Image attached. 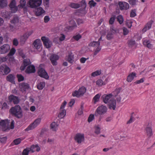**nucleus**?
Segmentation results:
<instances>
[{"instance_id":"2","label":"nucleus","mask_w":155,"mask_h":155,"mask_svg":"<svg viewBox=\"0 0 155 155\" xmlns=\"http://www.w3.org/2000/svg\"><path fill=\"white\" fill-rule=\"evenodd\" d=\"M107 108L106 107L101 105L98 107L95 112V116L96 117L99 116L98 120L100 121L101 117V115L105 114L107 111Z\"/></svg>"},{"instance_id":"64","label":"nucleus","mask_w":155,"mask_h":155,"mask_svg":"<svg viewBox=\"0 0 155 155\" xmlns=\"http://www.w3.org/2000/svg\"><path fill=\"white\" fill-rule=\"evenodd\" d=\"M128 45L130 46H132L135 44V41L131 40L130 41L128 42Z\"/></svg>"},{"instance_id":"21","label":"nucleus","mask_w":155,"mask_h":155,"mask_svg":"<svg viewBox=\"0 0 155 155\" xmlns=\"http://www.w3.org/2000/svg\"><path fill=\"white\" fill-rule=\"evenodd\" d=\"M151 123H149L146 129V132L149 137H150L153 134L152 130L151 127Z\"/></svg>"},{"instance_id":"9","label":"nucleus","mask_w":155,"mask_h":155,"mask_svg":"<svg viewBox=\"0 0 155 155\" xmlns=\"http://www.w3.org/2000/svg\"><path fill=\"white\" fill-rule=\"evenodd\" d=\"M59 56L56 54H52L50 57V60L53 66H56L58 64L57 61L59 59Z\"/></svg>"},{"instance_id":"10","label":"nucleus","mask_w":155,"mask_h":155,"mask_svg":"<svg viewBox=\"0 0 155 155\" xmlns=\"http://www.w3.org/2000/svg\"><path fill=\"white\" fill-rule=\"evenodd\" d=\"M38 75L41 77L46 79L49 78L48 75L45 70L42 68H40L38 70Z\"/></svg>"},{"instance_id":"24","label":"nucleus","mask_w":155,"mask_h":155,"mask_svg":"<svg viewBox=\"0 0 155 155\" xmlns=\"http://www.w3.org/2000/svg\"><path fill=\"white\" fill-rule=\"evenodd\" d=\"M136 74L135 72H132L130 73L127 77V81L128 82H131L134 78L136 77Z\"/></svg>"},{"instance_id":"47","label":"nucleus","mask_w":155,"mask_h":155,"mask_svg":"<svg viewBox=\"0 0 155 155\" xmlns=\"http://www.w3.org/2000/svg\"><path fill=\"white\" fill-rule=\"evenodd\" d=\"M100 97V95L97 94H96L93 98V100L94 101V103L95 104L99 100V99Z\"/></svg>"},{"instance_id":"50","label":"nucleus","mask_w":155,"mask_h":155,"mask_svg":"<svg viewBox=\"0 0 155 155\" xmlns=\"http://www.w3.org/2000/svg\"><path fill=\"white\" fill-rule=\"evenodd\" d=\"M96 84L99 86H101L103 85H105V84H104L102 80L98 79L96 81Z\"/></svg>"},{"instance_id":"56","label":"nucleus","mask_w":155,"mask_h":155,"mask_svg":"<svg viewBox=\"0 0 155 155\" xmlns=\"http://www.w3.org/2000/svg\"><path fill=\"white\" fill-rule=\"evenodd\" d=\"M121 89L118 88L116 89L115 91L113 92L114 94H115L114 96L116 97V96L120 93Z\"/></svg>"},{"instance_id":"11","label":"nucleus","mask_w":155,"mask_h":155,"mask_svg":"<svg viewBox=\"0 0 155 155\" xmlns=\"http://www.w3.org/2000/svg\"><path fill=\"white\" fill-rule=\"evenodd\" d=\"M118 5L121 11L127 10L129 9L130 7L129 4L125 2H118Z\"/></svg>"},{"instance_id":"46","label":"nucleus","mask_w":155,"mask_h":155,"mask_svg":"<svg viewBox=\"0 0 155 155\" xmlns=\"http://www.w3.org/2000/svg\"><path fill=\"white\" fill-rule=\"evenodd\" d=\"M82 38L81 35L79 34H78L76 35H75L73 37V38L76 41H78L79 39Z\"/></svg>"},{"instance_id":"8","label":"nucleus","mask_w":155,"mask_h":155,"mask_svg":"<svg viewBox=\"0 0 155 155\" xmlns=\"http://www.w3.org/2000/svg\"><path fill=\"white\" fill-rule=\"evenodd\" d=\"M8 103H11L13 102L14 104H18L20 101V99L18 97L15 96L13 94H11L8 97Z\"/></svg>"},{"instance_id":"44","label":"nucleus","mask_w":155,"mask_h":155,"mask_svg":"<svg viewBox=\"0 0 155 155\" xmlns=\"http://www.w3.org/2000/svg\"><path fill=\"white\" fill-rule=\"evenodd\" d=\"M80 7H81L84 9H85L86 7V3L85 0H82L80 3Z\"/></svg>"},{"instance_id":"22","label":"nucleus","mask_w":155,"mask_h":155,"mask_svg":"<svg viewBox=\"0 0 155 155\" xmlns=\"http://www.w3.org/2000/svg\"><path fill=\"white\" fill-rule=\"evenodd\" d=\"M41 41L39 39H36L34 41L33 45L34 47L37 49H39L41 46Z\"/></svg>"},{"instance_id":"3","label":"nucleus","mask_w":155,"mask_h":155,"mask_svg":"<svg viewBox=\"0 0 155 155\" xmlns=\"http://www.w3.org/2000/svg\"><path fill=\"white\" fill-rule=\"evenodd\" d=\"M10 121L8 120H2L0 121V126L2 127L3 131H7L10 130Z\"/></svg>"},{"instance_id":"12","label":"nucleus","mask_w":155,"mask_h":155,"mask_svg":"<svg viewBox=\"0 0 155 155\" xmlns=\"http://www.w3.org/2000/svg\"><path fill=\"white\" fill-rule=\"evenodd\" d=\"M116 100L115 99L112 98L109 101L108 103V106L109 109H112L114 110L116 109Z\"/></svg>"},{"instance_id":"39","label":"nucleus","mask_w":155,"mask_h":155,"mask_svg":"<svg viewBox=\"0 0 155 155\" xmlns=\"http://www.w3.org/2000/svg\"><path fill=\"white\" fill-rule=\"evenodd\" d=\"M30 151H31V148H26L23 150L22 153V155H28Z\"/></svg>"},{"instance_id":"61","label":"nucleus","mask_w":155,"mask_h":155,"mask_svg":"<svg viewBox=\"0 0 155 155\" xmlns=\"http://www.w3.org/2000/svg\"><path fill=\"white\" fill-rule=\"evenodd\" d=\"M134 112L131 113V115L130 120L127 122V124H130L132 123L134 120V118L132 114H134Z\"/></svg>"},{"instance_id":"60","label":"nucleus","mask_w":155,"mask_h":155,"mask_svg":"<svg viewBox=\"0 0 155 155\" xmlns=\"http://www.w3.org/2000/svg\"><path fill=\"white\" fill-rule=\"evenodd\" d=\"M118 31L117 29H114L113 26L111 27L110 28V30L109 32H111L113 34H114Z\"/></svg>"},{"instance_id":"1","label":"nucleus","mask_w":155,"mask_h":155,"mask_svg":"<svg viewBox=\"0 0 155 155\" xmlns=\"http://www.w3.org/2000/svg\"><path fill=\"white\" fill-rule=\"evenodd\" d=\"M9 111L12 116L18 119L21 118L23 117L22 110L20 106L18 105H16L14 107H11Z\"/></svg>"},{"instance_id":"14","label":"nucleus","mask_w":155,"mask_h":155,"mask_svg":"<svg viewBox=\"0 0 155 155\" xmlns=\"http://www.w3.org/2000/svg\"><path fill=\"white\" fill-rule=\"evenodd\" d=\"M19 87L21 91L22 92H25L26 90H28L30 86L29 84L28 83L23 82L19 84Z\"/></svg>"},{"instance_id":"53","label":"nucleus","mask_w":155,"mask_h":155,"mask_svg":"<svg viewBox=\"0 0 155 155\" xmlns=\"http://www.w3.org/2000/svg\"><path fill=\"white\" fill-rule=\"evenodd\" d=\"M136 9L132 10H131L130 15L131 17H134L136 15Z\"/></svg>"},{"instance_id":"37","label":"nucleus","mask_w":155,"mask_h":155,"mask_svg":"<svg viewBox=\"0 0 155 155\" xmlns=\"http://www.w3.org/2000/svg\"><path fill=\"white\" fill-rule=\"evenodd\" d=\"M69 6L72 8L77 9L80 7V5L78 3H71L69 5Z\"/></svg>"},{"instance_id":"19","label":"nucleus","mask_w":155,"mask_h":155,"mask_svg":"<svg viewBox=\"0 0 155 155\" xmlns=\"http://www.w3.org/2000/svg\"><path fill=\"white\" fill-rule=\"evenodd\" d=\"M35 71V67L33 65H31L28 66L25 70V72L27 74L34 73Z\"/></svg>"},{"instance_id":"34","label":"nucleus","mask_w":155,"mask_h":155,"mask_svg":"<svg viewBox=\"0 0 155 155\" xmlns=\"http://www.w3.org/2000/svg\"><path fill=\"white\" fill-rule=\"evenodd\" d=\"M143 44L145 46L149 48H150L152 46V45L150 44V41L148 40H144L143 42Z\"/></svg>"},{"instance_id":"25","label":"nucleus","mask_w":155,"mask_h":155,"mask_svg":"<svg viewBox=\"0 0 155 155\" xmlns=\"http://www.w3.org/2000/svg\"><path fill=\"white\" fill-rule=\"evenodd\" d=\"M45 85V83L44 81H39L37 85V88L39 90L42 89Z\"/></svg>"},{"instance_id":"54","label":"nucleus","mask_w":155,"mask_h":155,"mask_svg":"<svg viewBox=\"0 0 155 155\" xmlns=\"http://www.w3.org/2000/svg\"><path fill=\"white\" fill-rule=\"evenodd\" d=\"M95 115V114H90V115L89 116L88 118V121L90 123L94 119V116Z\"/></svg>"},{"instance_id":"18","label":"nucleus","mask_w":155,"mask_h":155,"mask_svg":"<svg viewBox=\"0 0 155 155\" xmlns=\"http://www.w3.org/2000/svg\"><path fill=\"white\" fill-rule=\"evenodd\" d=\"M84 134H77L74 138L75 140L78 143H81L82 141L84 140Z\"/></svg>"},{"instance_id":"62","label":"nucleus","mask_w":155,"mask_h":155,"mask_svg":"<svg viewBox=\"0 0 155 155\" xmlns=\"http://www.w3.org/2000/svg\"><path fill=\"white\" fill-rule=\"evenodd\" d=\"M11 8V12L13 13H15L18 10V7L16 6H14V7L10 8Z\"/></svg>"},{"instance_id":"59","label":"nucleus","mask_w":155,"mask_h":155,"mask_svg":"<svg viewBox=\"0 0 155 155\" xmlns=\"http://www.w3.org/2000/svg\"><path fill=\"white\" fill-rule=\"evenodd\" d=\"M16 2L15 0H12L9 6L10 8L14 7L15 6Z\"/></svg>"},{"instance_id":"17","label":"nucleus","mask_w":155,"mask_h":155,"mask_svg":"<svg viewBox=\"0 0 155 155\" xmlns=\"http://www.w3.org/2000/svg\"><path fill=\"white\" fill-rule=\"evenodd\" d=\"M31 62L30 61L29 59H25L23 61V65L20 67V69L21 71L24 70L26 67L28 65L31 64Z\"/></svg>"},{"instance_id":"58","label":"nucleus","mask_w":155,"mask_h":155,"mask_svg":"<svg viewBox=\"0 0 155 155\" xmlns=\"http://www.w3.org/2000/svg\"><path fill=\"white\" fill-rule=\"evenodd\" d=\"M15 49L14 48H12L11 49L10 52L8 53V55L9 56H12L13 55L15 52Z\"/></svg>"},{"instance_id":"51","label":"nucleus","mask_w":155,"mask_h":155,"mask_svg":"<svg viewBox=\"0 0 155 155\" xmlns=\"http://www.w3.org/2000/svg\"><path fill=\"white\" fill-rule=\"evenodd\" d=\"M26 1L25 0H21L20 1V4L18 6H20L21 8H23L25 6Z\"/></svg>"},{"instance_id":"31","label":"nucleus","mask_w":155,"mask_h":155,"mask_svg":"<svg viewBox=\"0 0 155 155\" xmlns=\"http://www.w3.org/2000/svg\"><path fill=\"white\" fill-rule=\"evenodd\" d=\"M31 148L32 153H33L35 152V150H33L34 149H36V150L37 152L39 151L40 150V148L38 144L35 145H32L31 146Z\"/></svg>"},{"instance_id":"35","label":"nucleus","mask_w":155,"mask_h":155,"mask_svg":"<svg viewBox=\"0 0 155 155\" xmlns=\"http://www.w3.org/2000/svg\"><path fill=\"white\" fill-rule=\"evenodd\" d=\"M100 42L99 41H93L91 42L89 44V46L93 47H97L99 46Z\"/></svg>"},{"instance_id":"32","label":"nucleus","mask_w":155,"mask_h":155,"mask_svg":"<svg viewBox=\"0 0 155 155\" xmlns=\"http://www.w3.org/2000/svg\"><path fill=\"white\" fill-rule=\"evenodd\" d=\"M86 88L84 87H82L78 90V92L80 96L83 95L86 91Z\"/></svg>"},{"instance_id":"63","label":"nucleus","mask_w":155,"mask_h":155,"mask_svg":"<svg viewBox=\"0 0 155 155\" xmlns=\"http://www.w3.org/2000/svg\"><path fill=\"white\" fill-rule=\"evenodd\" d=\"M128 2L130 5H136V0H129Z\"/></svg>"},{"instance_id":"6","label":"nucleus","mask_w":155,"mask_h":155,"mask_svg":"<svg viewBox=\"0 0 155 155\" xmlns=\"http://www.w3.org/2000/svg\"><path fill=\"white\" fill-rule=\"evenodd\" d=\"M41 119L40 118L35 120L34 121L30 124L25 130V131L32 130L36 127L41 122Z\"/></svg>"},{"instance_id":"29","label":"nucleus","mask_w":155,"mask_h":155,"mask_svg":"<svg viewBox=\"0 0 155 155\" xmlns=\"http://www.w3.org/2000/svg\"><path fill=\"white\" fill-rule=\"evenodd\" d=\"M2 16L4 18H7L10 17L9 12L6 11H3L1 12Z\"/></svg>"},{"instance_id":"42","label":"nucleus","mask_w":155,"mask_h":155,"mask_svg":"<svg viewBox=\"0 0 155 155\" xmlns=\"http://www.w3.org/2000/svg\"><path fill=\"white\" fill-rule=\"evenodd\" d=\"M19 22V18L18 17H14L13 19L11 20V22L12 23L15 24Z\"/></svg>"},{"instance_id":"36","label":"nucleus","mask_w":155,"mask_h":155,"mask_svg":"<svg viewBox=\"0 0 155 155\" xmlns=\"http://www.w3.org/2000/svg\"><path fill=\"white\" fill-rule=\"evenodd\" d=\"M58 126V125L57 124L54 122H53L51 124L50 126L51 129L53 131H56V128H57Z\"/></svg>"},{"instance_id":"7","label":"nucleus","mask_w":155,"mask_h":155,"mask_svg":"<svg viewBox=\"0 0 155 155\" xmlns=\"http://www.w3.org/2000/svg\"><path fill=\"white\" fill-rule=\"evenodd\" d=\"M11 71L10 68L6 65L0 66V73L3 75H7Z\"/></svg>"},{"instance_id":"27","label":"nucleus","mask_w":155,"mask_h":155,"mask_svg":"<svg viewBox=\"0 0 155 155\" xmlns=\"http://www.w3.org/2000/svg\"><path fill=\"white\" fill-rule=\"evenodd\" d=\"M7 0H0V8H3L8 5Z\"/></svg>"},{"instance_id":"15","label":"nucleus","mask_w":155,"mask_h":155,"mask_svg":"<svg viewBox=\"0 0 155 155\" xmlns=\"http://www.w3.org/2000/svg\"><path fill=\"white\" fill-rule=\"evenodd\" d=\"M113 96L112 94H104L102 96L101 99L105 104H107L108 103L109 100Z\"/></svg>"},{"instance_id":"38","label":"nucleus","mask_w":155,"mask_h":155,"mask_svg":"<svg viewBox=\"0 0 155 155\" xmlns=\"http://www.w3.org/2000/svg\"><path fill=\"white\" fill-rule=\"evenodd\" d=\"M117 21H118L120 24H122L124 21V19L123 16L121 15H119L117 17Z\"/></svg>"},{"instance_id":"55","label":"nucleus","mask_w":155,"mask_h":155,"mask_svg":"<svg viewBox=\"0 0 155 155\" xmlns=\"http://www.w3.org/2000/svg\"><path fill=\"white\" fill-rule=\"evenodd\" d=\"M95 131L94 133L97 134H98L100 133V128L98 126H95Z\"/></svg>"},{"instance_id":"16","label":"nucleus","mask_w":155,"mask_h":155,"mask_svg":"<svg viewBox=\"0 0 155 155\" xmlns=\"http://www.w3.org/2000/svg\"><path fill=\"white\" fill-rule=\"evenodd\" d=\"M10 47L8 44H5L0 48V53L3 54L7 53L9 50Z\"/></svg>"},{"instance_id":"57","label":"nucleus","mask_w":155,"mask_h":155,"mask_svg":"<svg viewBox=\"0 0 155 155\" xmlns=\"http://www.w3.org/2000/svg\"><path fill=\"white\" fill-rule=\"evenodd\" d=\"M72 95L73 97L76 96L77 97H79L81 96L80 95L78 91H74L73 92L72 94Z\"/></svg>"},{"instance_id":"41","label":"nucleus","mask_w":155,"mask_h":155,"mask_svg":"<svg viewBox=\"0 0 155 155\" xmlns=\"http://www.w3.org/2000/svg\"><path fill=\"white\" fill-rule=\"evenodd\" d=\"M101 74V70L96 71L91 73V75L92 76L94 77L96 76L100 75Z\"/></svg>"},{"instance_id":"30","label":"nucleus","mask_w":155,"mask_h":155,"mask_svg":"<svg viewBox=\"0 0 155 155\" xmlns=\"http://www.w3.org/2000/svg\"><path fill=\"white\" fill-rule=\"evenodd\" d=\"M74 55L71 53H69L68 54L67 59V61L70 63H72L74 61Z\"/></svg>"},{"instance_id":"33","label":"nucleus","mask_w":155,"mask_h":155,"mask_svg":"<svg viewBox=\"0 0 155 155\" xmlns=\"http://www.w3.org/2000/svg\"><path fill=\"white\" fill-rule=\"evenodd\" d=\"M69 23L70 24H72L73 25L69 26V29L70 30H72L74 28L76 27L77 25H76V23L75 21L73 20H71L69 21Z\"/></svg>"},{"instance_id":"48","label":"nucleus","mask_w":155,"mask_h":155,"mask_svg":"<svg viewBox=\"0 0 155 155\" xmlns=\"http://www.w3.org/2000/svg\"><path fill=\"white\" fill-rule=\"evenodd\" d=\"M84 109V104L81 103V108L78 111V114L79 115H81L83 113V110Z\"/></svg>"},{"instance_id":"45","label":"nucleus","mask_w":155,"mask_h":155,"mask_svg":"<svg viewBox=\"0 0 155 155\" xmlns=\"http://www.w3.org/2000/svg\"><path fill=\"white\" fill-rule=\"evenodd\" d=\"M17 77L18 78V81L19 82L22 81L24 80V77L20 74H17Z\"/></svg>"},{"instance_id":"43","label":"nucleus","mask_w":155,"mask_h":155,"mask_svg":"<svg viewBox=\"0 0 155 155\" xmlns=\"http://www.w3.org/2000/svg\"><path fill=\"white\" fill-rule=\"evenodd\" d=\"M113 33L111 32H109L106 36L108 40H110L113 38Z\"/></svg>"},{"instance_id":"4","label":"nucleus","mask_w":155,"mask_h":155,"mask_svg":"<svg viewBox=\"0 0 155 155\" xmlns=\"http://www.w3.org/2000/svg\"><path fill=\"white\" fill-rule=\"evenodd\" d=\"M42 3V0H29L28 3L31 8H36L40 6Z\"/></svg>"},{"instance_id":"26","label":"nucleus","mask_w":155,"mask_h":155,"mask_svg":"<svg viewBox=\"0 0 155 155\" xmlns=\"http://www.w3.org/2000/svg\"><path fill=\"white\" fill-rule=\"evenodd\" d=\"M45 11L42 8L39 7L37 8L35 14L36 16H39L45 13Z\"/></svg>"},{"instance_id":"49","label":"nucleus","mask_w":155,"mask_h":155,"mask_svg":"<svg viewBox=\"0 0 155 155\" xmlns=\"http://www.w3.org/2000/svg\"><path fill=\"white\" fill-rule=\"evenodd\" d=\"M116 18V16L115 15H113L112 17H111L109 20V23L110 25H112L113 24L115 21Z\"/></svg>"},{"instance_id":"52","label":"nucleus","mask_w":155,"mask_h":155,"mask_svg":"<svg viewBox=\"0 0 155 155\" xmlns=\"http://www.w3.org/2000/svg\"><path fill=\"white\" fill-rule=\"evenodd\" d=\"M22 140L21 138H18L14 140L13 141V142L16 145H17L19 144L21 142Z\"/></svg>"},{"instance_id":"23","label":"nucleus","mask_w":155,"mask_h":155,"mask_svg":"<svg viewBox=\"0 0 155 155\" xmlns=\"http://www.w3.org/2000/svg\"><path fill=\"white\" fill-rule=\"evenodd\" d=\"M15 76L12 74H9L6 77L7 81L12 84H15Z\"/></svg>"},{"instance_id":"13","label":"nucleus","mask_w":155,"mask_h":155,"mask_svg":"<svg viewBox=\"0 0 155 155\" xmlns=\"http://www.w3.org/2000/svg\"><path fill=\"white\" fill-rule=\"evenodd\" d=\"M41 39L43 42L44 45L46 48H49L51 47V43L48 38H46L45 36H43L41 37Z\"/></svg>"},{"instance_id":"5","label":"nucleus","mask_w":155,"mask_h":155,"mask_svg":"<svg viewBox=\"0 0 155 155\" xmlns=\"http://www.w3.org/2000/svg\"><path fill=\"white\" fill-rule=\"evenodd\" d=\"M33 33V31H28L24 33L22 36H21L20 38V43L22 45H24L29 37L32 35Z\"/></svg>"},{"instance_id":"28","label":"nucleus","mask_w":155,"mask_h":155,"mask_svg":"<svg viewBox=\"0 0 155 155\" xmlns=\"http://www.w3.org/2000/svg\"><path fill=\"white\" fill-rule=\"evenodd\" d=\"M66 114V111L64 109H60V112L58 115L60 118H62Z\"/></svg>"},{"instance_id":"20","label":"nucleus","mask_w":155,"mask_h":155,"mask_svg":"<svg viewBox=\"0 0 155 155\" xmlns=\"http://www.w3.org/2000/svg\"><path fill=\"white\" fill-rule=\"evenodd\" d=\"M153 21L151 20L148 21L145 25L144 28L142 29V31L143 32H146L147 30L150 29L151 27Z\"/></svg>"},{"instance_id":"40","label":"nucleus","mask_w":155,"mask_h":155,"mask_svg":"<svg viewBox=\"0 0 155 155\" xmlns=\"http://www.w3.org/2000/svg\"><path fill=\"white\" fill-rule=\"evenodd\" d=\"M89 6L91 8L92 7H94L96 6L97 5V3L94 2L93 0H91L88 3Z\"/></svg>"}]
</instances>
